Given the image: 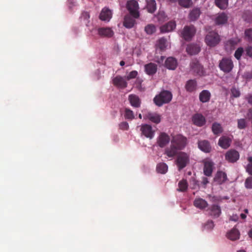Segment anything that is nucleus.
<instances>
[{
	"mask_svg": "<svg viewBox=\"0 0 252 252\" xmlns=\"http://www.w3.org/2000/svg\"><path fill=\"white\" fill-rule=\"evenodd\" d=\"M247 99L249 104L252 105V94H249L247 96Z\"/></svg>",
	"mask_w": 252,
	"mask_h": 252,
	"instance_id": "obj_57",
	"label": "nucleus"
},
{
	"mask_svg": "<svg viewBox=\"0 0 252 252\" xmlns=\"http://www.w3.org/2000/svg\"><path fill=\"white\" fill-rule=\"evenodd\" d=\"M165 66L170 70H175L177 66V61L173 57H168L165 62Z\"/></svg>",
	"mask_w": 252,
	"mask_h": 252,
	"instance_id": "obj_21",
	"label": "nucleus"
},
{
	"mask_svg": "<svg viewBox=\"0 0 252 252\" xmlns=\"http://www.w3.org/2000/svg\"><path fill=\"white\" fill-rule=\"evenodd\" d=\"M219 67L224 73L230 72L233 68L232 61L228 58H223L220 61Z\"/></svg>",
	"mask_w": 252,
	"mask_h": 252,
	"instance_id": "obj_7",
	"label": "nucleus"
},
{
	"mask_svg": "<svg viewBox=\"0 0 252 252\" xmlns=\"http://www.w3.org/2000/svg\"><path fill=\"white\" fill-rule=\"evenodd\" d=\"M125 117L126 119L132 120L134 119V114L132 110L128 108L125 109Z\"/></svg>",
	"mask_w": 252,
	"mask_h": 252,
	"instance_id": "obj_44",
	"label": "nucleus"
},
{
	"mask_svg": "<svg viewBox=\"0 0 252 252\" xmlns=\"http://www.w3.org/2000/svg\"><path fill=\"white\" fill-rule=\"evenodd\" d=\"M143 118L145 120H148L152 123L156 124H159L161 121V116L156 112L146 111L143 112Z\"/></svg>",
	"mask_w": 252,
	"mask_h": 252,
	"instance_id": "obj_9",
	"label": "nucleus"
},
{
	"mask_svg": "<svg viewBox=\"0 0 252 252\" xmlns=\"http://www.w3.org/2000/svg\"><path fill=\"white\" fill-rule=\"evenodd\" d=\"M136 24L135 20L131 17L129 15H126L125 16L123 22V25L127 29H131L134 27Z\"/></svg>",
	"mask_w": 252,
	"mask_h": 252,
	"instance_id": "obj_22",
	"label": "nucleus"
},
{
	"mask_svg": "<svg viewBox=\"0 0 252 252\" xmlns=\"http://www.w3.org/2000/svg\"><path fill=\"white\" fill-rule=\"evenodd\" d=\"M197 82L195 80H189L186 83L185 88L187 92H192L196 90Z\"/></svg>",
	"mask_w": 252,
	"mask_h": 252,
	"instance_id": "obj_31",
	"label": "nucleus"
},
{
	"mask_svg": "<svg viewBox=\"0 0 252 252\" xmlns=\"http://www.w3.org/2000/svg\"><path fill=\"white\" fill-rule=\"evenodd\" d=\"M214 226V224L212 220H208L205 225V228L208 229H211Z\"/></svg>",
	"mask_w": 252,
	"mask_h": 252,
	"instance_id": "obj_53",
	"label": "nucleus"
},
{
	"mask_svg": "<svg viewBox=\"0 0 252 252\" xmlns=\"http://www.w3.org/2000/svg\"><path fill=\"white\" fill-rule=\"evenodd\" d=\"M157 171L160 174H165L168 170V166L163 162L159 163L157 165Z\"/></svg>",
	"mask_w": 252,
	"mask_h": 252,
	"instance_id": "obj_37",
	"label": "nucleus"
},
{
	"mask_svg": "<svg viewBox=\"0 0 252 252\" xmlns=\"http://www.w3.org/2000/svg\"><path fill=\"white\" fill-rule=\"evenodd\" d=\"M247 117L249 120H252V108H250L247 113Z\"/></svg>",
	"mask_w": 252,
	"mask_h": 252,
	"instance_id": "obj_56",
	"label": "nucleus"
},
{
	"mask_svg": "<svg viewBox=\"0 0 252 252\" xmlns=\"http://www.w3.org/2000/svg\"><path fill=\"white\" fill-rule=\"evenodd\" d=\"M157 46L161 51H163L166 47V39L163 37L159 39L157 43Z\"/></svg>",
	"mask_w": 252,
	"mask_h": 252,
	"instance_id": "obj_39",
	"label": "nucleus"
},
{
	"mask_svg": "<svg viewBox=\"0 0 252 252\" xmlns=\"http://www.w3.org/2000/svg\"><path fill=\"white\" fill-rule=\"evenodd\" d=\"M145 71L146 73L152 75L155 74L157 71V65L153 63H150L144 65Z\"/></svg>",
	"mask_w": 252,
	"mask_h": 252,
	"instance_id": "obj_24",
	"label": "nucleus"
},
{
	"mask_svg": "<svg viewBox=\"0 0 252 252\" xmlns=\"http://www.w3.org/2000/svg\"><path fill=\"white\" fill-rule=\"evenodd\" d=\"M191 70L197 75L199 76L203 74V66L199 63L197 60L192 61L190 63Z\"/></svg>",
	"mask_w": 252,
	"mask_h": 252,
	"instance_id": "obj_13",
	"label": "nucleus"
},
{
	"mask_svg": "<svg viewBox=\"0 0 252 252\" xmlns=\"http://www.w3.org/2000/svg\"><path fill=\"white\" fill-rule=\"evenodd\" d=\"M214 163L211 160H206L204 162L203 171L207 176H211L213 172Z\"/></svg>",
	"mask_w": 252,
	"mask_h": 252,
	"instance_id": "obj_20",
	"label": "nucleus"
},
{
	"mask_svg": "<svg viewBox=\"0 0 252 252\" xmlns=\"http://www.w3.org/2000/svg\"><path fill=\"white\" fill-rule=\"evenodd\" d=\"M112 16V11L108 8H104L102 9L100 15L99 19L104 21H109Z\"/></svg>",
	"mask_w": 252,
	"mask_h": 252,
	"instance_id": "obj_17",
	"label": "nucleus"
},
{
	"mask_svg": "<svg viewBox=\"0 0 252 252\" xmlns=\"http://www.w3.org/2000/svg\"><path fill=\"white\" fill-rule=\"evenodd\" d=\"M179 4L185 8H189L192 4L191 0H178Z\"/></svg>",
	"mask_w": 252,
	"mask_h": 252,
	"instance_id": "obj_41",
	"label": "nucleus"
},
{
	"mask_svg": "<svg viewBox=\"0 0 252 252\" xmlns=\"http://www.w3.org/2000/svg\"><path fill=\"white\" fill-rule=\"evenodd\" d=\"M244 52V49L242 47L238 48L234 53V57L237 59H240L243 53Z\"/></svg>",
	"mask_w": 252,
	"mask_h": 252,
	"instance_id": "obj_48",
	"label": "nucleus"
},
{
	"mask_svg": "<svg viewBox=\"0 0 252 252\" xmlns=\"http://www.w3.org/2000/svg\"><path fill=\"white\" fill-rule=\"evenodd\" d=\"M210 216L213 218L219 217L221 213V208L220 206L214 204L211 205L207 210Z\"/></svg>",
	"mask_w": 252,
	"mask_h": 252,
	"instance_id": "obj_14",
	"label": "nucleus"
},
{
	"mask_svg": "<svg viewBox=\"0 0 252 252\" xmlns=\"http://www.w3.org/2000/svg\"><path fill=\"white\" fill-rule=\"evenodd\" d=\"M141 134L145 137L152 139L155 134V130L153 129L152 126L148 124H142L140 126Z\"/></svg>",
	"mask_w": 252,
	"mask_h": 252,
	"instance_id": "obj_8",
	"label": "nucleus"
},
{
	"mask_svg": "<svg viewBox=\"0 0 252 252\" xmlns=\"http://www.w3.org/2000/svg\"><path fill=\"white\" fill-rule=\"evenodd\" d=\"M239 152L234 149H230L226 152L225 154V158L228 162L234 163L239 158Z\"/></svg>",
	"mask_w": 252,
	"mask_h": 252,
	"instance_id": "obj_10",
	"label": "nucleus"
},
{
	"mask_svg": "<svg viewBox=\"0 0 252 252\" xmlns=\"http://www.w3.org/2000/svg\"><path fill=\"white\" fill-rule=\"evenodd\" d=\"M170 141L169 136L165 132H161L157 138L158 145L161 148L165 147Z\"/></svg>",
	"mask_w": 252,
	"mask_h": 252,
	"instance_id": "obj_12",
	"label": "nucleus"
},
{
	"mask_svg": "<svg viewBox=\"0 0 252 252\" xmlns=\"http://www.w3.org/2000/svg\"><path fill=\"white\" fill-rule=\"evenodd\" d=\"M220 41V35L216 32L212 31L207 33L205 38L206 44L210 47L217 46Z\"/></svg>",
	"mask_w": 252,
	"mask_h": 252,
	"instance_id": "obj_2",
	"label": "nucleus"
},
{
	"mask_svg": "<svg viewBox=\"0 0 252 252\" xmlns=\"http://www.w3.org/2000/svg\"><path fill=\"white\" fill-rule=\"evenodd\" d=\"M98 34L101 37H111L114 32L110 28H99L97 29Z\"/></svg>",
	"mask_w": 252,
	"mask_h": 252,
	"instance_id": "obj_18",
	"label": "nucleus"
},
{
	"mask_svg": "<svg viewBox=\"0 0 252 252\" xmlns=\"http://www.w3.org/2000/svg\"><path fill=\"white\" fill-rule=\"evenodd\" d=\"M228 42H229V43H230V44H232V45H233V41L232 40H229Z\"/></svg>",
	"mask_w": 252,
	"mask_h": 252,
	"instance_id": "obj_64",
	"label": "nucleus"
},
{
	"mask_svg": "<svg viewBox=\"0 0 252 252\" xmlns=\"http://www.w3.org/2000/svg\"><path fill=\"white\" fill-rule=\"evenodd\" d=\"M176 23L174 21H170L163 25L160 28L161 32H166L172 31L176 28Z\"/></svg>",
	"mask_w": 252,
	"mask_h": 252,
	"instance_id": "obj_25",
	"label": "nucleus"
},
{
	"mask_svg": "<svg viewBox=\"0 0 252 252\" xmlns=\"http://www.w3.org/2000/svg\"><path fill=\"white\" fill-rule=\"evenodd\" d=\"M215 5L220 9H225L228 5V0H215Z\"/></svg>",
	"mask_w": 252,
	"mask_h": 252,
	"instance_id": "obj_38",
	"label": "nucleus"
},
{
	"mask_svg": "<svg viewBox=\"0 0 252 252\" xmlns=\"http://www.w3.org/2000/svg\"><path fill=\"white\" fill-rule=\"evenodd\" d=\"M167 2L171 3H176L178 2V0H166Z\"/></svg>",
	"mask_w": 252,
	"mask_h": 252,
	"instance_id": "obj_59",
	"label": "nucleus"
},
{
	"mask_svg": "<svg viewBox=\"0 0 252 252\" xmlns=\"http://www.w3.org/2000/svg\"><path fill=\"white\" fill-rule=\"evenodd\" d=\"M146 7L149 13H154L157 9V4L155 0H147Z\"/></svg>",
	"mask_w": 252,
	"mask_h": 252,
	"instance_id": "obj_35",
	"label": "nucleus"
},
{
	"mask_svg": "<svg viewBox=\"0 0 252 252\" xmlns=\"http://www.w3.org/2000/svg\"><path fill=\"white\" fill-rule=\"evenodd\" d=\"M247 159L249 161V163L247 165L246 171L249 174L252 175V157H248Z\"/></svg>",
	"mask_w": 252,
	"mask_h": 252,
	"instance_id": "obj_46",
	"label": "nucleus"
},
{
	"mask_svg": "<svg viewBox=\"0 0 252 252\" xmlns=\"http://www.w3.org/2000/svg\"><path fill=\"white\" fill-rule=\"evenodd\" d=\"M238 218L237 216H235L234 217V218H231V220H234V221H236L237 220H238Z\"/></svg>",
	"mask_w": 252,
	"mask_h": 252,
	"instance_id": "obj_63",
	"label": "nucleus"
},
{
	"mask_svg": "<svg viewBox=\"0 0 252 252\" xmlns=\"http://www.w3.org/2000/svg\"><path fill=\"white\" fill-rule=\"evenodd\" d=\"M201 11L199 8H193L190 12L189 15V20L191 21H196L200 16Z\"/></svg>",
	"mask_w": 252,
	"mask_h": 252,
	"instance_id": "obj_33",
	"label": "nucleus"
},
{
	"mask_svg": "<svg viewBox=\"0 0 252 252\" xmlns=\"http://www.w3.org/2000/svg\"><path fill=\"white\" fill-rule=\"evenodd\" d=\"M231 142V138L227 136H222L220 138L218 141V145L221 148L226 149L230 146Z\"/></svg>",
	"mask_w": 252,
	"mask_h": 252,
	"instance_id": "obj_15",
	"label": "nucleus"
},
{
	"mask_svg": "<svg viewBox=\"0 0 252 252\" xmlns=\"http://www.w3.org/2000/svg\"><path fill=\"white\" fill-rule=\"evenodd\" d=\"M119 127L122 130H127L129 128V126L127 122H123L119 124Z\"/></svg>",
	"mask_w": 252,
	"mask_h": 252,
	"instance_id": "obj_52",
	"label": "nucleus"
},
{
	"mask_svg": "<svg viewBox=\"0 0 252 252\" xmlns=\"http://www.w3.org/2000/svg\"><path fill=\"white\" fill-rule=\"evenodd\" d=\"M193 124L198 126H202L205 124V118L201 114H195L192 117Z\"/></svg>",
	"mask_w": 252,
	"mask_h": 252,
	"instance_id": "obj_16",
	"label": "nucleus"
},
{
	"mask_svg": "<svg viewBox=\"0 0 252 252\" xmlns=\"http://www.w3.org/2000/svg\"><path fill=\"white\" fill-rule=\"evenodd\" d=\"M240 216L242 219H245L246 218V215L243 213L241 214Z\"/></svg>",
	"mask_w": 252,
	"mask_h": 252,
	"instance_id": "obj_61",
	"label": "nucleus"
},
{
	"mask_svg": "<svg viewBox=\"0 0 252 252\" xmlns=\"http://www.w3.org/2000/svg\"><path fill=\"white\" fill-rule=\"evenodd\" d=\"M211 98V94L208 90H203L199 94V100L202 103L208 102Z\"/></svg>",
	"mask_w": 252,
	"mask_h": 252,
	"instance_id": "obj_29",
	"label": "nucleus"
},
{
	"mask_svg": "<svg viewBox=\"0 0 252 252\" xmlns=\"http://www.w3.org/2000/svg\"><path fill=\"white\" fill-rule=\"evenodd\" d=\"M245 187L247 189H252V176L248 177L245 183Z\"/></svg>",
	"mask_w": 252,
	"mask_h": 252,
	"instance_id": "obj_50",
	"label": "nucleus"
},
{
	"mask_svg": "<svg viewBox=\"0 0 252 252\" xmlns=\"http://www.w3.org/2000/svg\"><path fill=\"white\" fill-rule=\"evenodd\" d=\"M212 130L215 135H219L223 131V128L221 125L217 122L212 124Z\"/></svg>",
	"mask_w": 252,
	"mask_h": 252,
	"instance_id": "obj_36",
	"label": "nucleus"
},
{
	"mask_svg": "<svg viewBox=\"0 0 252 252\" xmlns=\"http://www.w3.org/2000/svg\"><path fill=\"white\" fill-rule=\"evenodd\" d=\"M172 98V93L169 91L163 90L155 96L153 101L157 106L160 107L164 104L170 102Z\"/></svg>",
	"mask_w": 252,
	"mask_h": 252,
	"instance_id": "obj_1",
	"label": "nucleus"
},
{
	"mask_svg": "<svg viewBox=\"0 0 252 252\" xmlns=\"http://www.w3.org/2000/svg\"><path fill=\"white\" fill-rule=\"evenodd\" d=\"M214 181L217 184L220 185L225 182L227 180L226 174L222 171H218L214 177Z\"/></svg>",
	"mask_w": 252,
	"mask_h": 252,
	"instance_id": "obj_23",
	"label": "nucleus"
},
{
	"mask_svg": "<svg viewBox=\"0 0 252 252\" xmlns=\"http://www.w3.org/2000/svg\"><path fill=\"white\" fill-rule=\"evenodd\" d=\"M193 205L196 208H198L200 209H203L206 208L208 206L207 202L201 198H196L194 202Z\"/></svg>",
	"mask_w": 252,
	"mask_h": 252,
	"instance_id": "obj_30",
	"label": "nucleus"
},
{
	"mask_svg": "<svg viewBox=\"0 0 252 252\" xmlns=\"http://www.w3.org/2000/svg\"><path fill=\"white\" fill-rule=\"evenodd\" d=\"M198 146L200 150L202 151L208 153L211 151V147L210 143L207 140H201L198 142Z\"/></svg>",
	"mask_w": 252,
	"mask_h": 252,
	"instance_id": "obj_19",
	"label": "nucleus"
},
{
	"mask_svg": "<svg viewBox=\"0 0 252 252\" xmlns=\"http://www.w3.org/2000/svg\"><path fill=\"white\" fill-rule=\"evenodd\" d=\"M179 189H177L180 191H185L188 188V184L186 180H182L178 184Z\"/></svg>",
	"mask_w": 252,
	"mask_h": 252,
	"instance_id": "obj_40",
	"label": "nucleus"
},
{
	"mask_svg": "<svg viewBox=\"0 0 252 252\" xmlns=\"http://www.w3.org/2000/svg\"><path fill=\"white\" fill-rule=\"evenodd\" d=\"M156 29L155 26L152 24H149L145 28V32L148 34H152L156 32Z\"/></svg>",
	"mask_w": 252,
	"mask_h": 252,
	"instance_id": "obj_42",
	"label": "nucleus"
},
{
	"mask_svg": "<svg viewBox=\"0 0 252 252\" xmlns=\"http://www.w3.org/2000/svg\"><path fill=\"white\" fill-rule=\"evenodd\" d=\"M248 234L249 237L252 238V228L249 231Z\"/></svg>",
	"mask_w": 252,
	"mask_h": 252,
	"instance_id": "obj_60",
	"label": "nucleus"
},
{
	"mask_svg": "<svg viewBox=\"0 0 252 252\" xmlns=\"http://www.w3.org/2000/svg\"><path fill=\"white\" fill-rule=\"evenodd\" d=\"M196 32V29L194 26H186L181 32V36L186 41L190 40Z\"/></svg>",
	"mask_w": 252,
	"mask_h": 252,
	"instance_id": "obj_6",
	"label": "nucleus"
},
{
	"mask_svg": "<svg viewBox=\"0 0 252 252\" xmlns=\"http://www.w3.org/2000/svg\"><path fill=\"white\" fill-rule=\"evenodd\" d=\"M189 156L184 152H180L177 156L176 159V164L178 170L180 171L189 163Z\"/></svg>",
	"mask_w": 252,
	"mask_h": 252,
	"instance_id": "obj_3",
	"label": "nucleus"
},
{
	"mask_svg": "<svg viewBox=\"0 0 252 252\" xmlns=\"http://www.w3.org/2000/svg\"><path fill=\"white\" fill-rule=\"evenodd\" d=\"M126 8L131 16L134 18H138L139 17L138 11L139 5L135 0H129L126 2Z\"/></svg>",
	"mask_w": 252,
	"mask_h": 252,
	"instance_id": "obj_4",
	"label": "nucleus"
},
{
	"mask_svg": "<svg viewBox=\"0 0 252 252\" xmlns=\"http://www.w3.org/2000/svg\"><path fill=\"white\" fill-rule=\"evenodd\" d=\"M228 20L227 15L222 12L219 14L216 17L215 22L216 25H220L225 24Z\"/></svg>",
	"mask_w": 252,
	"mask_h": 252,
	"instance_id": "obj_26",
	"label": "nucleus"
},
{
	"mask_svg": "<svg viewBox=\"0 0 252 252\" xmlns=\"http://www.w3.org/2000/svg\"><path fill=\"white\" fill-rule=\"evenodd\" d=\"M138 75V72L136 70H133L129 72V73L126 77L127 80L135 78Z\"/></svg>",
	"mask_w": 252,
	"mask_h": 252,
	"instance_id": "obj_49",
	"label": "nucleus"
},
{
	"mask_svg": "<svg viewBox=\"0 0 252 252\" xmlns=\"http://www.w3.org/2000/svg\"><path fill=\"white\" fill-rule=\"evenodd\" d=\"M128 100L132 106L136 108L140 107V100L139 97L136 95L130 94L128 96Z\"/></svg>",
	"mask_w": 252,
	"mask_h": 252,
	"instance_id": "obj_32",
	"label": "nucleus"
},
{
	"mask_svg": "<svg viewBox=\"0 0 252 252\" xmlns=\"http://www.w3.org/2000/svg\"><path fill=\"white\" fill-rule=\"evenodd\" d=\"M186 50L190 55H195L200 52V48L197 44H190L188 45Z\"/></svg>",
	"mask_w": 252,
	"mask_h": 252,
	"instance_id": "obj_27",
	"label": "nucleus"
},
{
	"mask_svg": "<svg viewBox=\"0 0 252 252\" xmlns=\"http://www.w3.org/2000/svg\"><path fill=\"white\" fill-rule=\"evenodd\" d=\"M209 181L208 180V179L206 177H204L202 179V183L204 185H206L208 183Z\"/></svg>",
	"mask_w": 252,
	"mask_h": 252,
	"instance_id": "obj_58",
	"label": "nucleus"
},
{
	"mask_svg": "<svg viewBox=\"0 0 252 252\" xmlns=\"http://www.w3.org/2000/svg\"><path fill=\"white\" fill-rule=\"evenodd\" d=\"M247 126V124L245 119H240L237 120V127L239 129H245Z\"/></svg>",
	"mask_w": 252,
	"mask_h": 252,
	"instance_id": "obj_43",
	"label": "nucleus"
},
{
	"mask_svg": "<svg viewBox=\"0 0 252 252\" xmlns=\"http://www.w3.org/2000/svg\"><path fill=\"white\" fill-rule=\"evenodd\" d=\"M171 142L179 150H181L186 147L187 144V139L181 134H177L172 137Z\"/></svg>",
	"mask_w": 252,
	"mask_h": 252,
	"instance_id": "obj_5",
	"label": "nucleus"
},
{
	"mask_svg": "<svg viewBox=\"0 0 252 252\" xmlns=\"http://www.w3.org/2000/svg\"><path fill=\"white\" fill-rule=\"evenodd\" d=\"M191 185L192 186V188L195 189L199 187V182L195 179H192L191 181Z\"/></svg>",
	"mask_w": 252,
	"mask_h": 252,
	"instance_id": "obj_54",
	"label": "nucleus"
},
{
	"mask_svg": "<svg viewBox=\"0 0 252 252\" xmlns=\"http://www.w3.org/2000/svg\"><path fill=\"white\" fill-rule=\"evenodd\" d=\"M240 233L238 229L233 228L227 234V237L232 241H235L239 238Z\"/></svg>",
	"mask_w": 252,
	"mask_h": 252,
	"instance_id": "obj_34",
	"label": "nucleus"
},
{
	"mask_svg": "<svg viewBox=\"0 0 252 252\" xmlns=\"http://www.w3.org/2000/svg\"><path fill=\"white\" fill-rule=\"evenodd\" d=\"M245 34L247 40L252 42V29H247L245 32Z\"/></svg>",
	"mask_w": 252,
	"mask_h": 252,
	"instance_id": "obj_47",
	"label": "nucleus"
},
{
	"mask_svg": "<svg viewBox=\"0 0 252 252\" xmlns=\"http://www.w3.org/2000/svg\"><path fill=\"white\" fill-rule=\"evenodd\" d=\"M178 150H179L174 145L171 143L170 146L165 149V154L168 157L172 158L177 154Z\"/></svg>",
	"mask_w": 252,
	"mask_h": 252,
	"instance_id": "obj_28",
	"label": "nucleus"
},
{
	"mask_svg": "<svg viewBox=\"0 0 252 252\" xmlns=\"http://www.w3.org/2000/svg\"><path fill=\"white\" fill-rule=\"evenodd\" d=\"M246 54L248 56L252 58V46H248L245 49Z\"/></svg>",
	"mask_w": 252,
	"mask_h": 252,
	"instance_id": "obj_55",
	"label": "nucleus"
},
{
	"mask_svg": "<svg viewBox=\"0 0 252 252\" xmlns=\"http://www.w3.org/2000/svg\"><path fill=\"white\" fill-rule=\"evenodd\" d=\"M124 77L117 75L112 80L113 84L120 89H125L127 86V83Z\"/></svg>",
	"mask_w": 252,
	"mask_h": 252,
	"instance_id": "obj_11",
	"label": "nucleus"
},
{
	"mask_svg": "<svg viewBox=\"0 0 252 252\" xmlns=\"http://www.w3.org/2000/svg\"><path fill=\"white\" fill-rule=\"evenodd\" d=\"M81 19L85 21V24L87 26H88V24L90 22L89 19L90 18V16L89 13L88 12H82L81 16Z\"/></svg>",
	"mask_w": 252,
	"mask_h": 252,
	"instance_id": "obj_45",
	"label": "nucleus"
},
{
	"mask_svg": "<svg viewBox=\"0 0 252 252\" xmlns=\"http://www.w3.org/2000/svg\"><path fill=\"white\" fill-rule=\"evenodd\" d=\"M120 64L121 66H124L125 64V62L124 61H122L120 62Z\"/></svg>",
	"mask_w": 252,
	"mask_h": 252,
	"instance_id": "obj_62",
	"label": "nucleus"
},
{
	"mask_svg": "<svg viewBox=\"0 0 252 252\" xmlns=\"http://www.w3.org/2000/svg\"><path fill=\"white\" fill-rule=\"evenodd\" d=\"M231 93L232 95L234 97H238L240 95V92L239 90L235 88H233L231 89Z\"/></svg>",
	"mask_w": 252,
	"mask_h": 252,
	"instance_id": "obj_51",
	"label": "nucleus"
}]
</instances>
